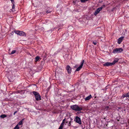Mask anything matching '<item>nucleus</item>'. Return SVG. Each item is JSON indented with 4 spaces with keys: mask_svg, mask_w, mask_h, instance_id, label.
<instances>
[{
    "mask_svg": "<svg viewBox=\"0 0 129 129\" xmlns=\"http://www.w3.org/2000/svg\"><path fill=\"white\" fill-rule=\"evenodd\" d=\"M71 108L73 110L75 111H80L82 110V107H79L77 105L71 106Z\"/></svg>",
    "mask_w": 129,
    "mask_h": 129,
    "instance_id": "f257e3e1",
    "label": "nucleus"
},
{
    "mask_svg": "<svg viewBox=\"0 0 129 129\" xmlns=\"http://www.w3.org/2000/svg\"><path fill=\"white\" fill-rule=\"evenodd\" d=\"M33 92L36 100L38 101L41 100V96L38 92L35 91H33Z\"/></svg>",
    "mask_w": 129,
    "mask_h": 129,
    "instance_id": "f03ea898",
    "label": "nucleus"
},
{
    "mask_svg": "<svg viewBox=\"0 0 129 129\" xmlns=\"http://www.w3.org/2000/svg\"><path fill=\"white\" fill-rule=\"evenodd\" d=\"M123 49L121 48H116L113 49V53H120L123 51Z\"/></svg>",
    "mask_w": 129,
    "mask_h": 129,
    "instance_id": "7ed1b4c3",
    "label": "nucleus"
},
{
    "mask_svg": "<svg viewBox=\"0 0 129 129\" xmlns=\"http://www.w3.org/2000/svg\"><path fill=\"white\" fill-rule=\"evenodd\" d=\"M84 62V60H82V61L81 62V64L80 66L78 67L76 70V71H79L82 68L83 66V64Z\"/></svg>",
    "mask_w": 129,
    "mask_h": 129,
    "instance_id": "20e7f679",
    "label": "nucleus"
},
{
    "mask_svg": "<svg viewBox=\"0 0 129 129\" xmlns=\"http://www.w3.org/2000/svg\"><path fill=\"white\" fill-rule=\"evenodd\" d=\"M103 8V7H101L98 8L95 11L94 14V15L95 16L96 15L99 13L100 12L102 9Z\"/></svg>",
    "mask_w": 129,
    "mask_h": 129,
    "instance_id": "39448f33",
    "label": "nucleus"
},
{
    "mask_svg": "<svg viewBox=\"0 0 129 129\" xmlns=\"http://www.w3.org/2000/svg\"><path fill=\"white\" fill-rule=\"evenodd\" d=\"M75 120L76 122L79 124H81V122L80 118L78 116L76 117Z\"/></svg>",
    "mask_w": 129,
    "mask_h": 129,
    "instance_id": "423d86ee",
    "label": "nucleus"
},
{
    "mask_svg": "<svg viewBox=\"0 0 129 129\" xmlns=\"http://www.w3.org/2000/svg\"><path fill=\"white\" fill-rule=\"evenodd\" d=\"M104 67H108L113 65L112 63L109 62H107L103 64Z\"/></svg>",
    "mask_w": 129,
    "mask_h": 129,
    "instance_id": "0eeeda50",
    "label": "nucleus"
},
{
    "mask_svg": "<svg viewBox=\"0 0 129 129\" xmlns=\"http://www.w3.org/2000/svg\"><path fill=\"white\" fill-rule=\"evenodd\" d=\"M66 70L68 71L69 74H70L71 72V69L69 65H67L66 67Z\"/></svg>",
    "mask_w": 129,
    "mask_h": 129,
    "instance_id": "6e6552de",
    "label": "nucleus"
},
{
    "mask_svg": "<svg viewBox=\"0 0 129 129\" xmlns=\"http://www.w3.org/2000/svg\"><path fill=\"white\" fill-rule=\"evenodd\" d=\"M124 37H121L119 38L118 39V40L117 42V43L118 44H120L122 42Z\"/></svg>",
    "mask_w": 129,
    "mask_h": 129,
    "instance_id": "1a4fd4ad",
    "label": "nucleus"
},
{
    "mask_svg": "<svg viewBox=\"0 0 129 129\" xmlns=\"http://www.w3.org/2000/svg\"><path fill=\"white\" fill-rule=\"evenodd\" d=\"M19 35L20 36H26V34L24 32L22 31H20Z\"/></svg>",
    "mask_w": 129,
    "mask_h": 129,
    "instance_id": "9d476101",
    "label": "nucleus"
},
{
    "mask_svg": "<svg viewBox=\"0 0 129 129\" xmlns=\"http://www.w3.org/2000/svg\"><path fill=\"white\" fill-rule=\"evenodd\" d=\"M92 97V96L91 95H89L88 96L85 98V101H86L87 100H89Z\"/></svg>",
    "mask_w": 129,
    "mask_h": 129,
    "instance_id": "9b49d317",
    "label": "nucleus"
},
{
    "mask_svg": "<svg viewBox=\"0 0 129 129\" xmlns=\"http://www.w3.org/2000/svg\"><path fill=\"white\" fill-rule=\"evenodd\" d=\"M119 60V59L118 58H116L114 60L113 62L112 63V64H113V65L115 64Z\"/></svg>",
    "mask_w": 129,
    "mask_h": 129,
    "instance_id": "f8f14e48",
    "label": "nucleus"
},
{
    "mask_svg": "<svg viewBox=\"0 0 129 129\" xmlns=\"http://www.w3.org/2000/svg\"><path fill=\"white\" fill-rule=\"evenodd\" d=\"M39 58L40 57L39 56H36L35 58V62H37L39 60Z\"/></svg>",
    "mask_w": 129,
    "mask_h": 129,
    "instance_id": "ddd939ff",
    "label": "nucleus"
},
{
    "mask_svg": "<svg viewBox=\"0 0 129 129\" xmlns=\"http://www.w3.org/2000/svg\"><path fill=\"white\" fill-rule=\"evenodd\" d=\"M65 118L63 120L62 123L60 125L63 126L65 123Z\"/></svg>",
    "mask_w": 129,
    "mask_h": 129,
    "instance_id": "4468645a",
    "label": "nucleus"
},
{
    "mask_svg": "<svg viewBox=\"0 0 129 129\" xmlns=\"http://www.w3.org/2000/svg\"><path fill=\"white\" fill-rule=\"evenodd\" d=\"M7 116L5 114H2L1 115L0 117L2 118H4L7 117Z\"/></svg>",
    "mask_w": 129,
    "mask_h": 129,
    "instance_id": "2eb2a0df",
    "label": "nucleus"
},
{
    "mask_svg": "<svg viewBox=\"0 0 129 129\" xmlns=\"http://www.w3.org/2000/svg\"><path fill=\"white\" fill-rule=\"evenodd\" d=\"M22 120H21L17 124V125L18 126L19 125H21L22 124Z\"/></svg>",
    "mask_w": 129,
    "mask_h": 129,
    "instance_id": "dca6fc26",
    "label": "nucleus"
},
{
    "mask_svg": "<svg viewBox=\"0 0 129 129\" xmlns=\"http://www.w3.org/2000/svg\"><path fill=\"white\" fill-rule=\"evenodd\" d=\"M14 31L16 34L19 35L20 31L19 30H15Z\"/></svg>",
    "mask_w": 129,
    "mask_h": 129,
    "instance_id": "f3484780",
    "label": "nucleus"
},
{
    "mask_svg": "<svg viewBox=\"0 0 129 129\" xmlns=\"http://www.w3.org/2000/svg\"><path fill=\"white\" fill-rule=\"evenodd\" d=\"M125 96L126 97H128L129 98V92L125 94Z\"/></svg>",
    "mask_w": 129,
    "mask_h": 129,
    "instance_id": "a211bd4d",
    "label": "nucleus"
},
{
    "mask_svg": "<svg viewBox=\"0 0 129 129\" xmlns=\"http://www.w3.org/2000/svg\"><path fill=\"white\" fill-rule=\"evenodd\" d=\"M16 52V50H13L12 51V52H11L10 54H13L15 53Z\"/></svg>",
    "mask_w": 129,
    "mask_h": 129,
    "instance_id": "6ab92c4d",
    "label": "nucleus"
},
{
    "mask_svg": "<svg viewBox=\"0 0 129 129\" xmlns=\"http://www.w3.org/2000/svg\"><path fill=\"white\" fill-rule=\"evenodd\" d=\"M19 126L17 125L14 128V129H19Z\"/></svg>",
    "mask_w": 129,
    "mask_h": 129,
    "instance_id": "aec40b11",
    "label": "nucleus"
},
{
    "mask_svg": "<svg viewBox=\"0 0 129 129\" xmlns=\"http://www.w3.org/2000/svg\"><path fill=\"white\" fill-rule=\"evenodd\" d=\"M93 43L94 45H96V41H93Z\"/></svg>",
    "mask_w": 129,
    "mask_h": 129,
    "instance_id": "412c9836",
    "label": "nucleus"
},
{
    "mask_svg": "<svg viewBox=\"0 0 129 129\" xmlns=\"http://www.w3.org/2000/svg\"><path fill=\"white\" fill-rule=\"evenodd\" d=\"M126 97L125 96V94H123L121 96V98H124L125 97Z\"/></svg>",
    "mask_w": 129,
    "mask_h": 129,
    "instance_id": "4be33fe9",
    "label": "nucleus"
},
{
    "mask_svg": "<svg viewBox=\"0 0 129 129\" xmlns=\"http://www.w3.org/2000/svg\"><path fill=\"white\" fill-rule=\"evenodd\" d=\"M15 9V4H13L12 7V9H14V10L15 11V10H14Z\"/></svg>",
    "mask_w": 129,
    "mask_h": 129,
    "instance_id": "5701e85b",
    "label": "nucleus"
},
{
    "mask_svg": "<svg viewBox=\"0 0 129 129\" xmlns=\"http://www.w3.org/2000/svg\"><path fill=\"white\" fill-rule=\"evenodd\" d=\"M63 126H62L61 125L60 126L58 129H62Z\"/></svg>",
    "mask_w": 129,
    "mask_h": 129,
    "instance_id": "b1692460",
    "label": "nucleus"
},
{
    "mask_svg": "<svg viewBox=\"0 0 129 129\" xmlns=\"http://www.w3.org/2000/svg\"><path fill=\"white\" fill-rule=\"evenodd\" d=\"M10 0L11 1L12 3L13 4H14L15 2L13 0Z\"/></svg>",
    "mask_w": 129,
    "mask_h": 129,
    "instance_id": "393cba45",
    "label": "nucleus"
},
{
    "mask_svg": "<svg viewBox=\"0 0 129 129\" xmlns=\"http://www.w3.org/2000/svg\"><path fill=\"white\" fill-rule=\"evenodd\" d=\"M88 0H81L82 2H84L86 1H87Z\"/></svg>",
    "mask_w": 129,
    "mask_h": 129,
    "instance_id": "a878e982",
    "label": "nucleus"
},
{
    "mask_svg": "<svg viewBox=\"0 0 129 129\" xmlns=\"http://www.w3.org/2000/svg\"><path fill=\"white\" fill-rule=\"evenodd\" d=\"M50 12H51V11H47L46 12V13H50Z\"/></svg>",
    "mask_w": 129,
    "mask_h": 129,
    "instance_id": "bb28decb",
    "label": "nucleus"
},
{
    "mask_svg": "<svg viewBox=\"0 0 129 129\" xmlns=\"http://www.w3.org/2000/svg\"><path fill=\"white\" fill-rule=\"evenodd\" d=\"M17 111H15V112H14V114H13L14 115H15V114H16V113H17Z\"/></svg>",
    "mask_w": 129,
    "mask_h": 129,
    "instance_id": "cd10ccee",
    "label": "nucleus"
},
{
    "mask_svg": "<svg viewBox=\"0 0 129 129\" xmlns=\"http://www.w3.org/2000/svg\"><path fill=\"white\" fill-rule=\"evenodd\" d=\"M71 121H70L69 122V124H68L70 126L71 125Z\"/></svg>",
    "mask_w": 129,
    "mask_h": 129,
    "instance_id": "c85d7f7f",
    "label": "nucleus"
},
{
    "mask_svg": "<svg viewBox=\"0 0 129 129\" xmlns=\"http://www.w3.org/2000/svg\"><path fill=\"white\" fill-rule=\"evenodd\" d=\"M12 116V115L11 114L10 115H8V116L9 117H11Z\"/></svg>",
    "mask_w": 129,
    "mask_h": 129,
    "instance_id": "c756f323",
    "label": "nucleus"
},
{
    "mask_svg": "<svg viewBox=\"0 0 129 129\" xmlns=\"http://www.w3.org/2000/svg\"><path fill=\"white\" fill-rule=\"evenodd\" d=\"M11 34L12 35H13V32H12V33H11Z\"/></svg>",
    "mask_w": 129,
    "mask_h": 129,
    "instance_id": "7c9ffc66",
    "label": "nucleus"
},
{
    "mask_svg": "<svg viewBox=\"0 0 129 129\" xmlns=\"http://www.w3.org/2000/svg\"><path fill=\"white\" fill-rule=\"evenodd\" d=\"M105 5H103L102 7H103V8L104 7H105Z\"/></svg>",
    "mask_w": 129,
    "mask_h": 129,
    "instance_id": "2f4dec72",
    "label": "nucleus"
},
{
    "mask_svg": "<svg viewBox=\"0 0 129 129\" xmlns=\"http://www.w3.org/2000/svg\"><path fill=\"white\" fill-rule=\"evenodd\" d=\"M77 67V65H76L74 67L75 68H76Z\"/></svg>",
    "mask_w": 129,
    "mask_h": 129,
    "instance_id": "473e14b6",
    "label": "nucleus"
},
{
    "mask_svg": "<svg viewBox=\"0 0 129 129\" xmlns=\"http://www.w3.org/2000/svg\"><path fill=\"white\" fill-rule=\"evenodd\" d=\"M106 108H108L109 107L108 106H107L106 107Z\"/></svg>",
    "mask_w": 129,
    "mask_h": 129,
    "instance_id": "72a5a7b5",
    "label": "nucleus"
},
{
    "mask_svg": "<svg viewBox=\"0 0 129 129\" xmlns=\"http://www.w3.org/2000/svg\"><path fill=\"white\" fill-rule=\"evenodd\" d=\"M128 123H129V122H128Z\"/></svg>",
    "mask_w": 129,
    "mask_h": 129,
    "instance_id": "f704fd0d",
    "label": "nucleus"
}]
</instances>
